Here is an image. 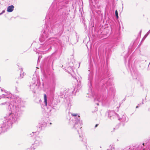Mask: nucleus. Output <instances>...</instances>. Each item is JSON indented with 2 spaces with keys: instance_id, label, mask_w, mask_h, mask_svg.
Masks as SVG:
<instances>
[{
  "instance_id": "obj_1",
  "label": "nucleus",
  "mask_w": 150,
  "mask_h": 150,
  "mask_svg": "<svg viewBox=\"0 0 150 150\" xmlns=\"http://www.w3.org/2000/svg\"><path fill=\"white\" fill-rule=\"evenodd\" d=\"M24 103L21 98L16 96L13 105H9L8 109L10 108L9 110L11 112L6 114L4 120L0 124V134L11 127L12 124L19 120L24 111Z\"/></svg>"
},
{
  "instance_id": "obj_2",
  "label": "nucleus",
  "mask_w": 150,
  "mask_h": 150,
  "mask_svg": "<svg viewBox=\"0 0 150 150\" xmlns=\"http://www.w3.org/2000/svg\"><path fill=\"white\" fill-rule=\"evenodd\" d=\"M45 20L47 22H50V25H48L44 30L43 34H42V38H43L42 40L48 38L49 36L52 35V33H54V25L52 24V18L51 15L47 14L45 17Z\"/></svg>"
},
{
  "instance_id": "obj_3",
  "label": "nucleus",
  "mask_w": 150,
  "mask_h": 150,
  "mask_svg": "<svg viewBox=\"0 0 150 150\" xmlns=\"http://www.w3.org/2000/svg\"><path fill=\"white\" fill-rule=\"evenodd\" d=\"M58 2L56 3V6L58 8H61L58 11V12L60 13V15H64L65 13L67 12L68 9V7L66 5L69 1L68 0H57Z\"/></svg>"
},
{
  "instance_id": "obj_4",
  "label": "nucleus",
  "mask_w": 150,
  "mask_h": 150,
  "mask_svg": "<svg viewBox=\"0 0 150 150\" xmlns=\"http://www.w3.org/2000/svg\"><path fill=\"white\" fill-rule=\"evenodd\" d=\"M101 82H104L103 83V85L102 87V92L103 93L105 94L106 93V90H107V93L108 95L114 97L115 96V90L113 87H111L110 88V90H108V79H106L105 80L102 79L101 81Z\"/></svg>"
},
{
  "instance_id": "obj_5",
  "label": "nucleus",
  "mask_w": 150,
  "mask_h": 150,
  "mask_svg": "<svg viewBox=\"0 0 150 150\" xmlns=\"http://www.w3.org/2000/svg\"><path fill=\"white\" fill-rule=\"evenodd\" d=\"M72 116H74V120H73V122H74V127L76 129L79 128L81 129V126L82 125V121L80 120V118L79 116H77V114L73 113H71Z\"/></svg>"
},
{
  "instance_id": "obj_6",
  "label": "nucleus",
  "mask_w": 150,
  "mask_h": 150,
  "mask_svg": "<svg viewBox=\"0 0 150 150\" xmlns=\"http://www.w3.org/2000/svg\"><path fill=\"white\" fill-rule=\"evenodd\" d=\"M118 117H117L118 118V119L119 120H120L122 122H126L128 121V118L126 116V115L123 112H122V114L118 115Z\"/></svg>"
},
{
  "instance_id": "obj_7",
  "label": "nucleus",
  "mask_w": 150,
  "mask_h": 150,
  "mask_svg": "<svg viewBox=\"0 0 150 150\" xmlns=\"http://www.w3.org/2000/svg\"><path fill=\"white\" fill-rule=\"evenodd\" d=\"M38 88V87L35 81L31 83L30 85V88L33 93H35V91Z\"/></svg>"
},
{
  "instance_id": "obj_8",
  "label": "nucleus",
  "mask_w": 150,
  "mask_h": 150,
  "mask_svg": "<svg viewBox=\"0 0 150 150\" xmlns=\"http://www.w3.org/2000/svg\"><path fill=\"white\" fill-rule=\"evenodd\" d=\"M118 117V114L115 112L113 110L109 111L108 112V117L111 119L114 118L115 117Z\"/></svg>"
},
{
  "instance_id": "obj_9",
  "label": "nucleus",
  "mask_w": 150,
  "mask_h": 150,
  "mask_svg": "<svg viewBox=\"0 0 150 150\" xmlns=\"http://www.w3.org/2000/svg\"><path fill=\"white\" fill-rule=\"evenodd\" d=\"M96 98H94V101L95 102L97 101L100 102H101L102 103L103 102L104 100L103 97H101L100 96V97L98 95H96Z\"/></svg>"
},
{
  "instance_id": "obj_10",
  "label": "nucleus",
  "mask_w": 150,
  "mask_h": 150,
  "mask_svg": "<svg viewBox=\"0 0 150 150\" xmlns=\"http://www.w3.org/2000/svg\"><path fill=\"white\" fill-rule=\"evenodd\" d=\"M42 143V142L41 139L39 137H37L36 138V140L35 141L34 144L35 146H38Z\"/></svg>"
},
{
  "instance_id": "obj_11",
  "label": "nucleus",
  "mask_w": 150,
  "mask_h": 150,
  "mask_svg": "<svg viewBox=\"0 0 150 150\" xmlns=\"http://www.w3.org/2000/svg\"><path fill=\"white\" fill-rule=\"evenodd\" d=\"M147 146H148L146 148H141V150H150V140L148 142L146 143Z\"/></svg>"
},
{
  "instance_id": "obj_12",
  "label": "nucleus",
  "mask_w": 150,
  "mask_h": 150,
  "mask_svg": "<svg viewBox=\"0 0 150 150\" xmlns=\"http://www.w3.org/2000/svg\"><path fill=\"white\" fill-rule=\"evenodd\" d=\"M14 7L13 5L9 6L7 8V11L9 12H12L13 11Z\"/></svg>"
},
{
  "instance_id": "obj_13",
  "label": "nucleus",
  "mask_w": 150,
  "mask_h": 150,
  "mask_svg": "<svg viewBox=\"0 0 150 150\" xmlns=\"http://www.w3.org/2000/svg\"><path fill=\"white\" fill-rule=\"evenodd\" d=\"M19 69L20 70L21 73L20 74V76L19 77V78L21 79L24 76V73L23 71L22 68H20Z\"/></svg>"
},
{
  "instance_id": "obj_14",
  "label": "nucleus",
  "mask_w": 150,
  "mask_h": 150,
  "mask_svg": "<svg viewBox=\"0 0 150 150\" xmlns=\"http://www.w3.org/2000/svg\"><path fill=\"white\" fill-rule=\"evenodd\" d=\"M92 79V76H90L88 78V80H89V83L88 84V85L89 86V88H91V80Z\"/></svg>"
},
{
  "instance_id": "obj_15",
  "label": "nucleus",
  "mask_w": 150,
  "mask_h": 150,
  "mask_svg": "<svg viewBox=\"0 0 150 150\" xmlns=\"http://www.w3.org/2000/svg\"><path fill=\"white\" fill-rule=\"evenodd\" d=\"M44 103L45 104V105L47 106V96L45 94H44Z\"/></svg>"
},
{
  "instance_id": "obj_16",
  "label": "nucleus",
  "mask_w": 150,
  "mask_h": 150,
  "mask_svg": "<svg viewBox=\"0 0 150 150\" xmlns=\"http://www.w3.org/2000/svg\"><path fill=\"white\" fill-rule=\"evenodd\" d=\"M5 93L6 94V98H9L11 96V94L10 93L6 91Z\"/></svg>"
},
{
  "instance_id": "obj_17",
  "label": "nucleus",
  "mask_w": 150,
  "mask_h": 150,
  "mask_svg": "<svg viewBox=\"0 0 150 150\" xmlns=\"http://www.w3.org/2000/svg\"><path fill=\"white\" fill-rule=\"evenodd\" d=\"M124 150H134L133 148L126 147L124 149Z\"/></svg>"
},
{
  "instance_id": "obj_18",
  "label": "nucleus",
  "mask_w": 150,
  "mask_h": 150,
  "mask_svg": "<svg viewBox=\"0 0 150 150\" xmlns=\"http://www.w3.org/2000/svg\"><path fill=\"white\" fill-rule=\"evenodd\" d=\"M52 109V108L51 106H49L48 108H47L48 111L47 112H50L51 111Z\"/></svg>"
},
{
  "instance_id": "obj_19",
  "label": "nucleus",
  "mask_w": 150,
  "mask_h": 150,
  "mask_svg": "<svg viewBox=\"0 0 150 150\" xmlns=\"http://www.w3.org/2000/svg\"><path fill=\"white\" fill-rule=\"evenodd\" d=\"M150 33V30L148 31V32L146 33V34L145 35V36L144 37L143 39H145V38Z\"/></svg>"
},
{
  "instance_id": "obj_20",
  "label": "nucleus",
  "mask_w": 150,
  "mask_h": 150,
  "mask_svg": "<svg viewBox=\"0 0 150 150\" xmlns=\"http://www.w3.org/2000/svg\"><path fill=\"white\" fill-rule=\"evenodd\" d=\"M115 15L116 17V18H118V15L117 11L116 10L115 11Z\"/></svg>"
},
{
  "instance_id": "obj_21",
  "label": "nucleus",
  "mask_w": 150,
  "mask_h": 150,
  "mask_svg": "<svg viewBox=\"0 0 150 150\" xmlns=\"http://www.w3.org/2000/svg\"><path fill=\"white\" fill-rule=\"evenodd\" d=\"M81 141L82 142H84V144L86 146H87V144H86V141L85 139V140L84 141L83 139H82Z\"/></svg>"
},
{
  "instance_id": "obj_22",
  "label": "nucleus",
  "mask_w": 150,
  "mask_h": 150,
  "mask_svg": "<svg viewBox=\"0 0 150 150\" xmlns=\"http://www.w3.org/2000/svg\"><path fill=\"white\" fill-rule=\"evenodd\" d=\"M43 127V126H42V125H40V126L39 127V129H38V130H41L42 129Z\"/></svg>"
},
{
  "instance_id": "obj_23",
  "label": "nucleus",
  "mask_w": 150,
  "mask_h": 150,
  "mask_svg": "<svg viewBox=\"0 0 150 150\" xmlns=\"http://www.w3.org/2000/svg\"><path fill=\"white\" fill-rule=\"evenodd\" d=\"M114 149V148L113 147V146H110V149H108V150H113Z\"/></svg>"
},
{
  "instance_id": "obj_24",
  "label": "nucleus",
  "mask_w": 150,
  "mask_h": 150,
  "mask_svg": "<svg viewBox=\"0 0 150 150\" xmlns=\"http://www.w3.org/2000/svg\"><path fill=\"white\" fill-rule=\"evenodd\" d=\"M48 45H47L46 47L44 48V50H48L49 49L48 47H47V46H48Z\"/></svg>"
},
{
  "instance_id": "obj_25",
  "label": "nucleus",
  "mask_w": 150,
  "mask_h": 150,
  "mask_svg": "<svg viewBox=\"0 0 150 150\" xmlns=\"http://www.w3.org/2000/svg\"><path fill=\"white\" fill-rule=\"evenodd\" d=\"M1 91L2 92H4V93H6V92L7 91L6 90H5L4 89V88H2L1 89Z\"/></svg>"
},
{
  "instance_id": "obj_26",
  "label": "nucleus",
  "mask_w": 150,
  "mask_h": 150,
  "mask_svg": "<svg viewBox=\"0 0 150 150\" xmlns=\"http://www.w3.org/2000/svg\"><path fill=\"white\" fill-rule=\"evenodd\" d=\"M68 68L70 69L71 70H72L73 71V66H69V67H68Z\"/></svg>"
},
{
  "instance_id": "obj_27",
  "label": "nucleus",
  "mask_w": 150,
  "mask_h": 150,
  "mask_svg": "<svg viewBox=\"0 0 150 150\" xmlns=\"http://www.w3.org/2000/svg\"><path fill=\"white\" fill-rule=\"evenodd\" d=\"M2 96L4 98H6V94L5 93L4 94H2Z\"/></svg>"
},
{
  "instance_id": "obj_28",
  "label": "nucleus",
  "mask_w": 150,
  "mask_h": 150,
  "mask_svg": "<svg viewBox=\"0 0 150 150\" xmlns=\"http://www.w3.org/2000/svg\"><path fill=\"white\" fill-rule=\"evenodd\" d=\"M134 75H135V74H134ZM132 77H133V79H137V76H135L134 77L133 76V75H132Z\"/></svg>"
},
{
  "instance_id": "obj_29",
  "label": "nucleus",
  "mask_w": 150,
  "mask_h": 150,
  "mask_svg": "<svg viewBox=\"0 0 150 150\" xmlns=\"http://www.w3.org/2000/svg\"><path fill=\"white\" fill-rule=\"evenodd\" d=\"M34 133H35V135H37L38 134V132H32V134H34Z\"/></svg>"
},
{
  "instance_id": "obj_30",
  "label": "nucleus",
  "mask_w": 150,
  "mask_h": 150,
  "mask_svg": "<svg viewBox=\"0 0 150 150\" xmlns=\"http://www.w3.org/2000/svg\"><path fill=\"white\" fill-rule=\"evenodd\" d=\"M5 12V10H3L1 13H0V15L2 14L3 13H4Z\"/></svg>"
},
{
  "instance_id": "obj_31",
  "label": "nucleus",
  "mask_w": 150,
  "mask_h": 150,
  "mask_svg": "<svg viewBox=\"0 0 150 150\" xmlns=\"http://www.w3.org/2000/svg\"><path fill=\"white\" fill-rule=\"evenodd\" d=\"M7 103H8V102H5V103H1V105H4L5 104H6Z\"/></svg>"
},
{
  "instance_id": "obj_32",
  "label": "nucleus",
  "mask_w": 150,
  "mask_h": 150,
  "mask_svg": "<svg viewBox=\"0 0 150 150\" xmlns=\"http://www.w3.org/2000/svg\"><path fill=\"white\" fill-rule=\"evenodd\" d=\"M128 65L129 67H130V60H129V61Z\"/></svg>"
},
{
  "instance_id": "obj_33",
  "label": "nucleus",
  "mask_w": 150,
  "mask_h": 150,
  "mask_svg": "<svg viewBox=\"0 0 150 150\" xmlns=\"http://www.w3.org/2000/svg\"><path fill=\"white\" fill-rule=\"evenodd\" d=\"M75 79L77 81V82H79V83L80 82V80H79V81H78V80L77 79V77H75Z\"/></svg>"
},
{
  "instance_id": "obj_34",
  "label": "nucleus",
  "mask_w": 150,
  "mask_h": 150,
  "mask_svg": "<svg viewBox=\"0 0 150 150\" xmlns=\"http://www.w3.org/2000/svg\"><path fill=\"white\" fill-rule=\"evenodd\" d=\"M40 56H39V57H38V62H40V60H39V59H40Z\"/></svg>"
},
{
  "instance_id": "obj_35",
  "label": "nucleus",
  "mask_w": 150,
  "mask_h": 150,
  "mask_svg": "<svg viewBox=\"0 0 150 150\" xmlns=\"http://www.w3.org/2000/svg\"><path fill=\"white\" fill-rule=\"evenodd\" d=\"M98 125V124H97L95 126V128H96V127Z\"/></svg>"
},
{
  "instance_id": "obj_36",
  "label": "nucleus",
  "mask_w": 150,
  "mask_h": 150,
  "mask_svg": "<svg viewBox=\"0 0 150 150\" xmlns=\"http://www.w3.org/2000/svg\"><path fill=\"white\" fill-rule=\"evenodd\" d=\"M96 104L98 105H99V103H96Z\"/></svg>"
},
{
  "instance_id": "obj_37",
  "label": "nucleus",
  "mask_w": 150,
  "mask_h": 150,
  "mask_svg": "<svg viewBox=\"0 0 150 150\" xmlns=\"http://www.w3.org/2000/svg\"><path fill=\"white\" fill-rule=\"evenodd\" d=\"M144 143H143V144H142V145H143V146H144Z\"/></svg>"
},
{
  "instance_id": "obj_38",
  "label": "nucleus",
  "mask_w": 150,
  "mask_h": 150,
  "mask_svg": "<svg viewBox=\"0 0 150 150\" xmlns=\"http://www.w3.org/2000/svg\"><path fill=\"white\" fill-rule=\"evenodd\" d=\"M79 137H80L82 138L81 136V135H79Z\"/></svg>"
},
{
  "instance_id": "obj_39",
  "label": "nucleus",
  "mask_w": 150,
  "mask_h": 150,
  "mask_svg": "<svg viewBox=\"0 0 150 150\" xmlns=\"http://www.w3.org/2000/svg\"><path fill=\"white\" fill-rule=\"evenodd\" d=\"M138 106H137L136 107V108H138Z\"/></svg>"
},
{
  "instance_id": "obj_40",
  "label": "nucleus",
  "mask_w": 150,
  "mask_h": 150,
  "mask_svg": "<svg viewBox=\"0 0 150 150\" xmlns=\"http://www.w3.org/2000/svg\"><path fill=\"white\" fill-rule=\"evenodd\" d=\"M54 3H55L54 2L53 3L52 5H53L54 4Z\"/></svg>"
},
{
  "instance_id": "obj_41",
  "label": "nucleus",
  "mask_w": 150,
  "mask_h": 150,
  "mask_svg": "<svg viewBox=\"0 0 150 150\" xmlns=\"http://www.w3.org/2000/svg\"><path fill=\"white\" fill-rule=\"evenodd\" d=\"M41 38H40V40H41Z\"/></svg>"
},
{
  "instance_id": "obj_42",
  "label": "nucleus",
  "mask_w": 150,
  "mask_h": 150,
  "mask_svg": "<svg viewBox=\"0 0 150 150\" xmlns=\"http://www.w3.org/2000/svg\"><path fill=\"white\" fill-rule=\"evenodd\" d=\"M141 31H142V30H141V31H140V33H141Z\"/></svg>"
},
{
  "instance_id": "obj_43",
  "label": "nucleus",
  "mask_w": 150,
  "mask_h": 150,
  "mask_svg": "<svg viewBox=\"0 0 150 150\" xmlns=\"http://www.w3.org/2000/svg\"><path fill=\"white\" fill-rule=\"evenodd\" d=\"M71 121H70V123L71 124Z\"/></svg>"
},
{
  "instance_id": "obj_44",
  "label": "nucleus",
  "mask_w": 150,
  "mask_h": 150,
  "mask_svg": "<svg viewBox=\"0 0 150 150\" xmlns=\"http://www.w3.org/2000/svg\"><path fill=\"white\" fill-rule=\"evenodd\" d=\"M142 104H143V102H142Z\"/></svg>"
},
{
  "instance_id": "obj_45",
  "label": "nucleus",
  "mask_w": 150,
  "mask_h": 150,
  "mask_svg": "<svg viewBox=\"0 0 150 150\" xmlns=\"http://www.w3.org/2000/svg\"><path fill=\"white\" fill-rule=\"evenodd\" d=\"M77 131L78 132V133H79V132L78 130H77Z\"/></svg>"
},
{
  "instance_id": "obj_46",
  "label": "nucleus",
  "mask_w": 150,
  "mask_h": 150,
  "mask_svg": "<svg viewBox=\"0 0 150 150\" xmlns=\"http://www.w3.org/2000/svg\"><path fill=\"white\" fill-rule=\"evenodd\" d=\"M68 72H69V73H69V71H68Z\"/></svg>"
},
{
  "instance_id": "obj_47",
  "label": "nucleus",
  "mask_w": 150,
  "mask_h": 150,
  "mask_svg": "<svg viewBox=\"0 0 150 150\" xmlns=\"http://www.w3.org/2000/svg\"><path fill=\"white\" fill-rule=\"evenodd\" d=\"M50 124H51V123H50Z\"/></svg>"
},
{
  "instance_id": "obj_48",
  "label": "nucleus",
  "mask_w": 150,
  "mask_h": 150,
  "mask_svg": "<svg viewBox=\"0 0 150 150\" xmlns=\"http://www.w3.org/2000/svg\"><path fill=\"white\" fill-rule=\"evenodd\" d=\"M30 135H32L31 134H30ZM32 136H33V135H32Z\"/></svg>"
}]
</instances>
